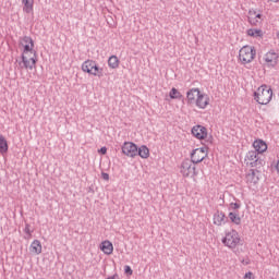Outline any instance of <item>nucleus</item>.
<instances>
[{
  "instance_id": "nucleus-29",
  "label": "nucleus",
  "mask_w": 279,
  "mask_h": 279,
  "mask_svg": "<svg viewBox=\"0 0 279 279\" xmlns=\"http://www.w3.org/2000/svg\"><path fill=\"white\" fill-rule=\"evenodd\" d=\"M268 3H279V0H267Z\"/></svg>"
},
{
  "instance_id": "nucleus-14",
  "label": "nucleus",
  "mask_w": 279,
  "mask_h": 279,
  "mask_svg": "<svg viewBox=\"0 0 279 279\" xmlns=\"http://www.w3.org/2000/svg\"><path fill=\"white\" fill-rule=\"evenodd\" d=\"M195 162L193 160H185L182 163V170L185 175H195L197 172L195 171Z\"/></svg>"
},
{
  "instance_id": "nucleus-18",
  "label": "nucleus",
  "mask_w": 279,
  "mask_h": 279,
  "mask_svg": "<svg viewBox=\"0 0 279 279\" xmlns=\"http://www.w3.org/2000/svg\"><path fill=\"white\" fill-rule=\"evenodd\" d=\"M31 252L32 254H36L37 256L43 254V243H40V240H34L32 242Z\"/></svg>"
},
{
  "instance_id": "nucleus-27",
  "label": "nucleus",
  "mask_w": 279,
  "mask_h": 279,
  "mask_svg": "<svg viewBox=\"0 0 279 279\" xmlns=\"http://www.w3.org/2000/svg\"><path fill=\"white\" fill-rule=\"evenodd\" d=\"M98 154H102V156H106V154H108V148H106V146L101 147V148L98 150Z\"/></svg>"
},
{
  "instance_id": "nucleus-30",
  "label": "nucleus",
  "mask_w": 279,
  "mask_h": 279,
  "mask_svg": "<svg viewBox=\"0 0 279 279\" xmlns=\"http://www.w3.org/2000/svg\"><path fill=\"white\" fill-rule=\"evenodd\" d=\"M102 178H104V180H106V181L109 180V177H108V175H104Z\"/></svg>"
},
{
  "instance_id": "nucleus-23",
  "label": "nucleus",
  "mask_w": 279,
  "mask_h": 279,
  "mask_svg": "<svg viewBox=\"0 0 279 279\" xmlns=\"http://www.w3.org/2000/svg\"><path fill=\"white\" fill-rule=\"evenodd\" d=\"M0 154H2V156L8 154V141L3 135H0Z\"/></svg>"
},
{
  "instance_id": "nucleus-28",
  "label": "nucleus",
  "mask_w": 279,
  "mask_h": 279,
  "mask_svg": "<svg viewBox=\"0 0 279 279\" xmlns=\"http://www.w3.org/2000/svg\"><path fill=\"white\" fill-rule=\"evenodd\" d=\"M124 271H125V274H129V276H132V274H133L132 267H130V266H125Z\"/></svg>"
},
{
  "instance_id": "nucleus-7",
  "label": "nucleus",
  "mask_w": 279,
  "mask_h": 279,
  "mask_svg": "<svg viewBox=\"0 0 279 279\" xmlns=\"http://www.w3.org/2000/svg\"><path fill=\"white\" fill-rule=\"evenodd\" d=\"M244 162L247 167H251L252 169H260L262 167H265V159L260 158L258 156V153L254 150H250L246 154Z\"/></svg>"
},
{
  "instance_id": "nucleus-6",
  "label": "nucleus",
  "mask_w": 279,
  "mask_h": 279,
  "mask_svg": "<svg viewBox=\"0 0 279 279\" xmlns=\"http://www.w3.org/2000/svg\"><path fill=\"white\" fill-rule=\"evenodd\" d=\"M83 73L93 75L94 77H104V68H99L95 60H86L82 63L81 66Z\"/></svg>"
},
{
  "instance_id": "nucleus-11",
  "label": "nucleus",
  "mask_w": 279,
  "mask_h": 279,
  "mask_svg": "<svg viewBox=\"0 0 279 279\" xmlns=\"http://www.w3.org/2000/svg\"><path fill=\"white\" fill-rule=\"evenodd\" d=\"M278 52L270 50L262 57V62L264 66H276L278 64Z\"/></svg>"
},
{
  "instance_id": "nucleus-21",
  "label": "nucleus",
  "mask_w": 279,
  "mask_h": 279,
  "mask_svg": "<svg viewBox=\"0 0 279 279\" xmlns=\"http://www.w3.org/2000/svg\"><path fill=\"white\" fill-rule=\"evenodd\" d=\"M229 219L231 223H234V226H241V216L239 215V211H230L229 213Z\"/></svg>"
},
{
  "instance_id": "nucleus-16",
  "label": "nucleus",
  "mask_w": 279,
  "mask_h": 279,
  "mask_svg": "<svg viewBox=\"0 0 279 279\" xmlns=\"http://www.w3.org/2000/svg\"><path fill=\"white\" fill-rule=\"evenodd\" d=\"M214 226L221 227L226 223V214L223 211L217 210L213 216Z\"/></svg>"
},
{
  "instance_id": "nucleus-22",
  "label": "nucleus",
  "mask_w": 279,
  "mask_h": 279,
  "mask_svg": "<svg viewBox=\"0 0 279 279\" xmlns=\"http://www.w3.org/2000/svg\"><path fill=\"white\" fill-rule=\"evenodd\" d=\"M109 69H119V58L117 56H111L108 59Z\"/></svg>"
},
{
  "instance_id": "nucleus-12",
  "label": "nucleus",
  "mask_w": 279,
  "mask_h": 279,
  "mask_svg": "<svg viewBox=\"0 0 279 279\" xmlns=\"http://www.w3.org/2000/svg\"><path fill=\"white\" fill-rule=\"evenodd\" d=\"M191 133L194 138H197V141H206V138H208V129L201 124L194 125Z\"/></svg>"
},
{
  "instance_id": "nucleus-2",
  "label": "nucleus",
  "mask_w": 279,
  "mask_h": 279,
  "mask_svg": "<svg viewBox=\"0 0 279 279\" xmlns=\"http://www.w3.org/2000/svg\"><path fill=\"white\" fill-rule=\"evenodd\" d=\"M186 104L198 110H206L210 106V96L194 87L186 92Z\"/></svg>"
},
{
  "instance_id": "nucleus-5",
  "label": "nucleus",
  "mask_w": 279,
  "mask_h": 279,
  "mask_svg": "<svg viewBox=\"0 0 279 279\" xmlns=\"http://www.w3.org/2000/svg\"><path fill=\"white\" fill-rule=\"evenodd\" d=\"M254 97L257 104H260L262 106H267V104L271 101V97H274V90L267 85H262L256 89Z\"/></svg>"
},
{
  "instance_id": "nucleus-20",
  "label": "nucleus",
  "mask_w": 279,
  "mask_h": 279,
  "mask_svg": "<svg viewBox=\"0 0 279 279\" xmlns=\"http://www.w3.org/2000/svg\"><path fill=\"white\" fill-rule=\"evenodd\" d=\"M137 156L144 160H147V158L150 156L149 148L145 145H142L140 148H137Z\"/></svg>"
},
{
  "instance_id": "nucleus-26",
  "label": "nucleus",
  "mask_w": 279,
  "mask_h": 279,
  "mask_svg": "<svg viewBox=\"0 0 279 279\" xmlns=\"http://www.w3.org/2000/svg\"><path fill=\"white\" fill-rule=\"evenodd\" d=\"M244 279H256V278L254 277V272L248 271V272H246V274L244 275Z\"/></svg>"
},
{
  "instance_id": "nucleus-4",
  "label": "nucleus",
  "mask_w": 279,
  "mask_h": 279,
  "mask_svg": "<svg viewBox=\"0 0 279 279\" xmlns=\"http://www.w3.org/2000/svg\"><path fill=\"white\" fill-rule=\"evenodd\" d=\"M256 60V47L245 45L239 50L240 64H252Z\"/></svg>"
},
{
  "instance_id": "nucleus-10",
  "label": "nucleus",
  "mask_w": 279,
  "mask_h": 279,
  "mask_svg": "<svg viewBox=\"0 0 279 279\" xmlns=\"http://www.w3.org/2000/svg\"><path fill=\"white\" fill-rule=\"evenodd\" d=\"M208 158V148L207 147H199L195 148L191 153V160L192 162H195L196 165L199 162H204Z\"/></svg>"
},
{
  "instance_id": "nucleus-24",
  "label": "nucleus",
  "mask_w": 279,
  "mask_h": 279,
  "mask_svg": "<svg viewBox=\"0 0 279 279\" xmlns=\"http://www.w3.org/2000/svg\"><path fill=\"white\" fill-rule=\"evenodd\" d=\"M169 97H170V99H180L182 97V93H180V90H178V88L173 87L169 92Z\"/></svg>"
},
{
  "instance_id": "nucleus-1",
  "label": "nucleus",
  "mask_w": 279,
  "mask_h": 279,
  "mask_svg": "<svg viewBox=\"0 0 279 279\" xmlns=\"http://www.w3.org/2000/svg\"><path fill=\"white\" fill-rule=\"evenodd\" d=\"M20 49L22 51V62L24 69H34L36 66V51L34 50V39L32 37H23L20 41Z\"/></svg>"
},
{
  "instance_id": "nucleus-3",
  "label": "nucleus",
  "mask_w": 279,
  "mask_h": 279,
  "mask_svg": "<svg viewBox=\"0 0 279 279\" xmlns=\"http://www.w3.org/2000/svg\"><path fill=\"white\" fill-rule=\"evenodd\" d=\"M221 243L225 245V247H228V250L234 251L239 250V247L243 245V240L236 230H231L225 234V236L221 239Z\"/></svg>"
},
{
  "instance_id": "nucleus-25",
  "label": "nucleus",
  "mask_w": 279,
  "mask_h": 279,
  "mask_svg": "<svg viewBox=\"0 0 279 279\" xmlns=\"http://www.w3.org/2000/svg\"><path fill=\"white\" fill-rule=\"evenodd\" d=\"M239 208H241V205L238 203H231L230 204V209L231 210H239Z\"/></svg>"
},
{
  "instance_id": "nucleus-13",
  "label": "nucleus",
  "mask_w": 279,
  "mask_h": 279,
  "mask_svg": "<svg viewBox=\"0 0 279 279\" xmlns=\"http://www.w3.org/2000/svg\"><path fill=\"white\" fill-rule=\"evenodd\" d=\"M246 36H248V38H253L254 40H263V38H265V31L256 27L248 28L246 31Z\"/></svg>"
},
{
  "instance_id": "nucleus-8",
  "label": "nucleus",
  "mask_w": 279,
  "mask_h": 279,
  "mask_svg": "<svg viewBox=\"0 0 279 279\" xmlns=\"http://www.w3.org/2000/svg\"><path fill=\"white\" fill-rule=\"evenodd\" d=\"M265 21V15H263V11L258 9H251L248 11V23L253 25V27H258V25L263 24Z\"/></svg>"
},
{
  "instance_id": "nucleus-31",
  "label": "nucleus",
  "mask_w": 279,
  "mask_h": 279,
  "mask_svg": "<svg viewBox=\"0 0 279 279\" xmlns=\"http://www.w3.org/2000/svg\"><path fill=\"white\" fill-rule=\"evenodd\" d=\"M277 38H279V33L277 34Z\"/></svg>"
},
{
  "instance_id": "nucleus-9",
  "label": "nucleus",
  "mask_w": 279,
  "mask_h": 279,
  "mask_svg": "<svg viewBox=\"0 0 279 279\" xmlns=\"http://www.w3.org/2000/svg\"><path fill=\"white\" fill-rule=\"evenodd\" d=\"M121 149L126 158H136L138 156V146L133 142H124Z\"/></svg>"
},
{
  "instance_id": "nucleus-15",
  "label": "nucleus",
  "mask_w": 279,
  "mask_h": 279,
  "mask_svg": "<svg viewBox=\"0 0 279 279\" xmlns=\"http://www.w3.org/2000/svg\"><path fill=\"white\" fill-rule=\"evenodd\" d=\"M253 148L255 149V153L258 154H265V151H267L268 146H267V142L257 138L253 142Z\"/></svg>"
},
{
  "instance_id": "nucleus-19",
  "label": "nucleus",
  "mask_w": 279,
  "mask_h": 279,
  "mask_svg": "<svg viewBox=\"0 0 279 279\" xmlns=\"http://www.w3.org/2000/svg\"><path fill=\"white\" fill-rule=\"evenodd\" d=\"M23 4V12L26 14H33L34 13V0H22Z\"/></svg>"
},
{
  "instance_id": "nucleus-17",
  "label": "nucleus",
  "mask_w": 279,
  "mask_h": 279,
  "mask_svg": "<svg viewBox=\"0 0 279 279\" xmlns=\"http://www.w3.org/2000/svg\"><path fill=\"white\" fill-rule=\"evenodd\" d=\"M99 250H101L107 256H110L114 252V245L109 240H105L100 243Z\"/></svg>"
}]
</instances>
